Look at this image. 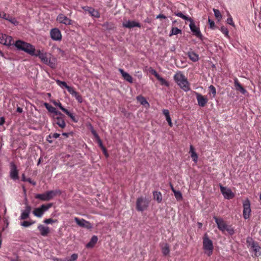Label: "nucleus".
<instances>
[{
    "label": "nucleus",
    "mask_w": 261,
    "mask_h": 261,
    "mask_svg": "<svg viewBox=\"0 0 261 261\" xmlns=\"http://www.w3.org/2000/svg\"><path fill=\"white\" fill-rule=\"evenodd\" d=\"M174 80L180 88L185 92L190 90V84L186 76L181 72H177L174 76Z\"/></svg>",
    "instance_id": "obj_1"
},
{
    "label": "nucleus",
    "mask_w": 261,
    "mask_h": 261,
    "mask_svg": "<svg viewBox=\"0 0 261 261\" xmlns=\"http://www.w3.org/2000/svg\"><path fill=\"white\" fill-rule=\"evenodd\" d=\"M14 44L18 50L24 51L32 56L36 51L33 45L20 40L16 41Z\"/></svg>",
    "instance_id": "obj_2"
},
{
    "label": "nucleus",
    "mask_w": 261,
    "mask_h": 261,
    "mask_svg": "<svg viewBox=\"0 0 261 261\" xmlns=\"http://www.w3.org/2000/svg\"><path fill=\"white\" fill-rule=\"evenodd\" d=\"M61 194V191L59 190L48 191L42 194H36L35 198L42 201H49L53 199L57 195Z\"/></svg>",
    "instance_id": "obj_3"
},
{
    "label": "nucleus",
    "mask_w": 261,
    "mask_h": 261,
    "mask_svg": "<svg viewBox=\"0 0 261 261\" xmlns=\"http://www.w3.org/2000/svg\"><path fill=\"white\" fill-rule=\"evenodd\" d=\"M203 249L208 256H210L212 254L214 249L213 242L209 239L206 233L203 238Z\"/></svg>",
    "instance_id": "obj_4"
},
{
    "label": "nucleus",
    "mask_w": 261,
    "mask_h": 261,
    "mask_svg": "<svg viewBox=\"0 0 261 261\" xmlns=\"http://www.w3.org/2000/svg\"><path fill=\"white\" fill-rule=\"evenodd\" d=\"M149 201L146 198L139 197L136 201V209L138 211L142 212L148 206Z\"/></svg>",
    "instance_id": "obj_5"
},
{
    "label": "nucleus",
    "mask_w": 261,
    "mask_h": 261,
    "mask_svg": "<svg viewBox=\"0 0 261 261\" xmlns=\"http://www.w3.org/2000/svg\"><path fill=\"white\" fill-rule=\"evenodd\" d=\"M243 215L245 219H247L250 217L251 213L250 202L249 199H247L243 202Z\"/></svg>",
    "instance_id": "obj_6"
},
{
    "label": "nucleus",
    "mask_w": 261,
    "mask_h": 261,
    "mask_svg": "<svg viewBox=\"0 0 261 261\" xmlns=\"http://www.w3.org/2000/svg\"><path fill=\"white\" fill-rule=\"evenodd\" d=\"M0 43L8 46L14 44L13 40L11 36L3 33H0Z\"/></svg>",
    "instance_id": "obj_7"
},
{
    "label": "nucleus",
    "mask_w": 261,
    "mask_h": 261,
    "mask_svg": "<svg viewBox=\"0 0 261 261\" xmlns=\"http://www.w3.org/2000/svg\"><path fill=\"white\" fill-rule=\"evenodd\" d=\"M247 242L249 244V245L254 252L255 256L258 257L261 256V247L258 245L257 242L254 241L249 242L248 239H247Z\"/></svg>",
    "instance_id": "obj_8"
},
{
    "label": "nucleus",
    "mask_w": 261,
    "mask_h": 261,
    "mask_svg": "<svg viewBox=\"0 0 261 261\" xmlns=\"http://www.w3.org/2000/svg\"><path fill=\"white\" fill-rule=\"evenodd\" d=\"M220 188L222 194L225 199H230L234 197V194L231 189L223 187L222 185H220Z\"/></svg>",
    "instance_id": "obj_9"
},
{
    "label": "nucleus",
    "mask_w": 261,
    "mask_h": 261,
    "mask_svg": "<svg viewBox=\"0 0 261 261\" xmlns=\"http://www.w3.org/2000/svg\"><path fill=\"white\" fill-rule=\"evenodd\" d=\"M10 176L12 179L16 180L18 179V170L17 166L14 162L10 163Z\"/></svg>",
    "instance_id": "obj_10"
},
{
    "label": "nucleus",
    "mask_w": 261,
    "mask_h": 261,
    "mask_svg": "<svg viewBox=\"0 0 261 261\" xmlns=\"http://www.w3.org/2000/svg\"><path fill=\"white\" fill-rule=\"evenodd\" d=\"M51 38L54 41H61L62 40V34L60 30L58 28L52 29L50 31Z\"/></svg>",
    "instance_id": "obj_11"
},
{
    "label": "nucleus",
    "mask_w": 261,
    "mask_h": 261,
    "mask_svg": "<svg viewBox=\"0 0 261 261\" xmlns=\"http://www.w3.org/2000/svg\"><path fill=\"white\" fill-rule=\"evenodd\" d=\"M57 21L60 23H63L66 25H71L73 23V21L68 18L63 14H59L57 17Z\"/></svg>",
    "instance_id": "obj_12"
},
{
    "label": "nucleus",
    "mask_w": 261,
    "mask_h": 261,
    "mask_svg": "<svg viewBox=\"0 0 261 261\" xmlns=\"http://www.w3.org/2000/svg\"><path fill=\"white\" fill-rule=\"evenodd\" d=\"M74 221L76 224L81 227L86 228L87 229H91L92 227L91 223L83 219H79L77 217L74 218Z\"/></svg>",
    "instance_id": "obj_13"
},
{
    "label": "nucleus",
    "mask_w": 261,
    "mask_h": 261,
    "mask_svg": "<svg viewBox=\"0 0 261 261\" xmlns=\"http://www.w3.org/2000/svg\"><path fill=\"white\" fill-rule=\"evenodd\" d=\"M214 219L216 223L218 228L221 231L224 232L227 229V225L222 218H218L217 217H214Z\"/></svg>",
    "instance_id": "obj_14"
},
{
    "label": "nucleus",
    "mask_w": 261,
    "mask_h": 261,
    "mask_svg": "<svg viewBox=\"0 0 261 261\" xmlns=\"http://www.w3.org/2000/svg\"><path fill=\"white\" fill-rule=\"evenodd\" d=\"M194 93L196 96L198 105L201 107H204L208 101L207 98L199 93L196 92H194Z\"/></svg>",
    "instance_id": "obj_15"
},
{
    "label": "nucleus",
    "mask_w": 261,
    "mask_h": 261,
    "mask_svg": "<svg viewBox=\"0 0 261 261\" xmlns=\"http://www.w3.org/2000/svg\"><path fill=\"white\" fill-rule=\"evenodd\" d=\"M190 24L189 25L190 29L192 33H193V35H194L195 36H196L197 38L201 39L202 38V34L199 30V29L197 28L194 23L193 22V20H192V21H190Z\"/></svg>",
    "instance_id": "obj_16"
},
{
    "label": "nucleus",
    "mask_w": 261,
    "mask_h": 261,
    "mask_svg": "<svg viewBox=\"0 0 261 261\" xmlns=\"http://www.w3.org/2000/svg\"><path fill=\"white\" fill-rule=\"evenodd\" d=\"M33 56L38 57L41 61L44 64L47 63L48 61L50 59L47 58L46 53H42L40 50H37Z\"/></svg>",
    "instance_id": "obj_17"
},
{
    "label": "nucleus",
    "mask_w": 261,
    "mask_h": 261,
    "mask_svg": "<svg viewBox=\"0 0 261 261\" xmlns=\"http://www.w3.org/2000/svg\"><path fill=\"white\" fill-rule=\"evenodd\" d=\"M65 117H56L53 116L54 123L57 124L59 127L64 128L66 126Z\"/></svg>",
    "instance_id": "obj_18"
},
{
    "label": "nucleus",
    "mask_w": 261,
    "mask_h": 261,
    "mask_svg": "<svg viewBox=\"0 0 261 261\" xmlns=\"http://www.w3.org/2000/svg\"><path fill=\"white\" fill-rule=\"evenodd\" d=\"M122 25L123 27L128 29L133 28L134 27H141V25L139 22H136L135 21L130 20H127L123 22L122 23Z\"/></svg>",
    "instance_id": "obj_19"
},
{
    "label": "nucleus",
    "mask_w": 261,
    "mask_h": 261,
    "mask_svg": "<svg viewBox=\"0 0 261 261\" xmlns=\"http://www.w3.org/2000/svg\"><path fill=\"white\" fill-rule=\"evenodd\" d=\"M31 211V207L30 205H27L25 210L22 211L20 216V220H25L29 218Z\"/></svg>",
    "instance_id": "obj_20"
},
{
    "label": "nucleus",
    "mask_w": 261,
    "mask_h": 261,
    "mask_svg": "<svg viewBox=\"0 0 261 261\" xmlns=\"http://www.w3.org/2000/svg\"><path fill=\"white\" fill-rule=\"evenodd\" d=\"M39 230L40 234L42 236H46L49 233V228L47 226H44L42 224H39L37 227Z\"/></svg>",
    "instance_id": "obj_21"
},
{
    "label": "nucleus",
    "mask_w": 261,
    "mask_h": 261,
    "mask_svg": "<svg viewBox=\"0 0 261 261\" xmlns=\"http://www.w3.org/2000/svg\"><path fill=\"white\" fill-rule=\"evenodd\" d=\"M234 84L235 89L237 91H240L243 94H245L247 92V91L242 87L237 78L234 80Z\"/></svg>",
    "instance_id": "obj_22"
},
{
    "label": "nucleus",
    "mask_w": 261,
    "mask_h": 261,
    "mask_svg": "<svg viewBox=\"0 0 261 261\" xmlns=\"http://www.w3.org/2000/svg\"><path fill=\"white\" fill-rule=\"evenodd\" d=\"M119 71L125 80L130 83H132L133 82L132 76H130L128 73L125 72L123 69L121 68L119 69Z\"/></svg>",
    "instance_id": "obj_23"
},
{
    "label": "nucleus",
    "mask_w": 261,
    "mask_h": 261,
    "mask_svg": "<svg viewBox=\"0 0 261 261\" xmlns=\"http://www.w3.org/2000/svg\"><path fill=\"white\" fill-rule=\"evenodd\" d=\"M97 241H98V238L97 236H92V237L91 238L89 242L86 244V247L87 248H93L94 246V245H95V244L97 243Z\"/></svg>",
    "instance_id": "obj_24"
},
{
    "label": "nucleus",
    "mask_w": 261,
    "mask_h": 261,
    "mask_svg": "<svg viewBox=\"0 0 261 261\" xmlns=\"http://www.w3.org/2000/svg\"><path fill=\"white\" fill-rule=\"evenodd\" d=\"M189 153L191 154V156L192 158L193 161L196 163L198 159V155L197 153L194 151V148L193 146L191 145L190 146V151Z\"/></svg>",
    "instance_id": "obj_25"
},
{
    "label": "nucleus",
    "mask_w": 261,
    "mask_h": 261,
    "mask_svg": "<svg viewBox=\"0 0 261 261\" xmlns=\"http://www.w3.org/2000/svg\"><path fill=\"white\" fill-rule=\"evenodd\" d=\"M188 56L190 59L193 62H197L199 60V56L194 51H189L188 53Z\"/></svg>",
    "instance_id": "obj_26"
},
{
    "label": "nucleus",
    "mask_w": 261,
    "mask_h": 261,
    "mask_svg": "<svg viewBox=\"0 0 261 261\" xmlns=\"http://www.w3.org/2000/svg\"><path fill=\"white\" fill-rule=\"evenodd\" d=\"M153 198L156 200L158 203H161L163 199L162 193L159 191H154L153 192Z\"/></svg>",
    "instance_id": "obj_27"
},
{
    "label": "nucleus",
    "mask_w": 261,
    "mask_h": 261,
    "mask_svg": "<svg viewBox=\"0 0 261 261\" xmlns=\"http://www.w3.org/2000/svg\"><path fill=\"white\" fill-rule=\"evenodd\" d=\"M87 9H85V10H87L89 12V13L91 14L92 16L96 17L99 18L100 15L98 13V12L97 10H95L94 9L90 7H88Z\"/></svg>",
    "instance_id": "obj_28"
},
{
    "label": "nucleus",
    "mask_w": 261,
    "mask_h": 261,
    "mask_svg": "<svg viewBox=\"0 0 261 261\" xmlns=\"http://www.w3.org/2000/svg\"><path fill=\"white\" fill-rule=\"evenodd\" d=\"M78 258V254L76 253H73L71 255L70 258H66L65 260H62L61 259L56 258L54 260H57L58 261H75L77 260Z\"/></svg>",
    "instance_id": "obj_29"
},
{
    "label": "nucleus",
    "mask_w": 261,
    "mask_h": 261,
    "mask_svg": "<svg viewBox=\"0 0 261 261\" xmlns=\"http://www.w3.org/2000/svg\"><path fill=\"white\" fill-rule=\"evenodd\" d=\"M174 14H175V16L179 17L182 18L183 19H184L185 20H187V21H192V18H191L184 15L181 12H177V13H175Z\"/></svg>",
    "instance_id": "obj_30"
},
{
    "label": "nucleus",
    "mask_w": 261,
    "mask_h": 261,
    "mask_svg": "<svg viewBox=\"0 0 261 261\" xmlns=\"http://www.w3.org/2000/svg\"><path fill=\"white\" fill-rule=\"evenodd\" d=\"M137 100L140 102V103L143 106H149V104L146 100V99L142 96H138L137 97Z\"/></svg>",
    "instance_id": "obj_31"
},
{
    "label": "nucleus",
    "mask_w": 261,
    "mask_h": 261,
    "mask_svg": "<svg viewBox=\"0 0 261 261\" xmlns=\"http://www.w3.org/2000/svg\"><path fill=\"white\" fill-rule=\"evenodd\" d=\"M33 214L37 217H41L43 215V212H42V211L41 210V209L39 207H38V208H35L34 211H33Z\"/></svg>",
    "instance_id": "obj_32"
},
{
    "label": "nucleus",
    "mask_w": 261,
    "mask_h": 261,
    "mask_svg": "<svg viewBox=\"0 0 261 261\" xmlns=\"http://www.w3.org/2000/svg\"><path fill=\"white\" fill-rule=\"evenodd\" d=\"M162 253L164 255H167L170 253L169 246L168 244H165L162 249Z\"/></svg>",
    "instance_id": "obj_33"
},
{
    "label": "nucleus",
    "mask_w": 261,
    "mask_h": 261,
    "mask_svg": "<svg viewBox=\"0 0 261 261\" xmlns=\"http://www.w3.org/2000/svg\"><path fill=\"white\" fill-rule=\"evenodd\" d=\"M60 136V135L59 134L56 133H54V134H50L48 136L46 140L48 141V142H49V143H51L53 142V140H49V138L57 139V138H59Z\"/></svg>",
    "instance_id": "obj_34"
},
{
    "label": "nucleus",
    "mask_w": 261,
    "mask_h": 261,
    "mask_svg": "<svg viewBox=\"0 0 261 261\" xmlns=\"http://www.w3.org/2000/svg\"><path fill=\"white\" fill-rule=\"evenodd\" d=\"M45 64L48 65L51 68H55L56 67V59L55 58L52 60L49 59Z\"/></svg>",
    "instance_id": "obj_35"
},
{
    "label": "nucleus",
    "mask_w": 261,
    "mask_h": 261,
    "mask_svg": "<svg viewBox=\"0 0 261 261\" xmlns=\"http://www.w3.org/2000/svg\"><path fill=\"white\" fill-rule=\"evenodd\" d=\"M213 11L214 12L215 17L218 19V21L221 20L222 18V16L220 11L218 9L214 8Z\"/></svg>",
    "instance_id": "obj_36"
},
{
    "label": "nucleus",
    "mask_w": 261,
    "mask_h": 261,
    "mask_svg": "<svg viewBox=\"0 0 261 261\" xmlns=\"http://www.w3.org/2000/svg\"><path fill=\"white\" fill-rule=\"evenodd\" d=\"M181 33V30L178 29L176 27H173L172 28L170 34V36L172 35H177L178 34Z\"/></svg>",
    "instance_id": "obj_37"
},
{
    "label": "nucleus",
    "mask_w": 261,
    "mask_h": 261,
    "mask_svg": "<svg viewBox=\"0 0 261 261\" xmlns=\"http://www.w3.org/2000/svg\"><path fill=\"white\" fill-rule=\"evenodd\" d=\"M6 20L10 22L11 23L14 24L15 25H17L18 24V21L16 19V18L10 15H9V16H7Z\"/></svg>",
    "instance_id": "obj_38"
},
{
    "label": "nucleus",
    "mask_w": 261,
    "mask_h": 261,
    "mask_svg": "<svg viewBox=\"0 0 261 261\" xmlns=\"http://www.w3.org/2000/svg\"><path fill=\"white\" fill-rule=\"evenodd\" d=\"M160 82L161 85H164L166 87L169 86V83L168 81H167L165 79L161 77L160 75L158 77L156 78Z\"/></svg>",
    "instance_id": "obj_39"
},
{
    "label": "nucleus",
    "mask_w": 261,
    "mask_h": 261,
    "mask_svg": "<svg viewBox=\"0 0 261 261\" xmlns=\"http://www.w3.org/2000/svg\"><path fill=\"white\" fill-rule=\"evenodd\" d=\"M44 106L45 107V108L48 111V112L53 113L55 112V110H56V108L51 106L50 105L48 104L47 102H45L44 103Z\"/></svg>",
    "instance_id": "obj_40"
},
{
    "label": "nucleus",
    "mask_w": 261,
    "mask_h": 261,
    "mask_svg": "<svg viewBox=\"0 0 261 261\" xmlns=\"http://www.w3.org/2000/svg\"><path fill=\"white\" fill-rule=\"evenodd\" d=\"M52 206V203H48L47 204H42L40 208L41 209L42 212L44 213L47 211L49 208Z\"/></svg>",
    "instance_id": "obj_41"
},
{
    "label": "nucleus",
    "mask_w": 261,
    "mask_h": 261,
    "mask_svg": "<svg viewBox=\"0 0 261 261\" xmlns=\"http://www.w3.org/2000/svg\"><path fill=\"white\" fill-rule=\"evenodd\" d=\"M98 145L99 146V147H100V148L102 149V150L103 151V152H105V155H108V154L106 153V148L103 146L102 145V141L101 140V139L100 138H98V139L96 140Z\"/></svg>",
    "instance_id": "obj_42"
},
{
    "label": "nucleus",
    "mask_w": 261,
    "mask_h": 261,
    "mask_svg": "<svg viewBox=\"0 0 261 261\" xmlns=\"http://www.w3.org/2000/svg\"><path fill=\"white\" fill-rule=\"evenodd\" d=\"M35 223L34 221L30 222L27 221H24L21 223L20 225L24 227H28L32 225Z\"/></svg>",
    "instance_id": "obj_43"
},
{
    "label": "nucleus",
    "mask_w": 261,
    "mask_h": 261,
    "mask_svg": "<svg viewBox=\"0 0 261 261\" xmlns=\"http://www.w3.org/2000/svg\"><path fill=\"white\" fill-rule=\"evenodd\" d=\"M174 196L177 199V200H181L182 199V196L181 192L179 191H176V192H174Z\"/></svg>",
    "instance_id": "obj_44"
},
{
    "label": "nucleus",
    "mask_w": 261,
    "mask_h": 261,
    "mask_svg": "<svg viewBox=\"0 0 261 261\" xmlns=\"http://www.w3.org/2000/svg\"><path fill=\"white\" fill-rule=\"evenodd\" d=\"M220 30H221V32L223 34H224L225 36L226 37H229V35H228V29L226 28H225L224 26H222V27H221Z\"/></svg>",
    "instance_id": "obj_45"
},
{
    "label": "nucleus",
    "mask_w": 261,
    "mask_h": 261,
    "mask_svg": "<svg viewBox=\"0 0 261 261\" xmlns=\"http://www.w3.org/2000/svg\"><path fill=\"white\" fill-rule=\"evenodd\" d=\"M56 82H57V84L61 87H65V88H66L67 86H68L67 84H66V83L65 82L61 81L59 80H57L56 81Z\"/></svg>",
    "instance_id": "obj_46"
},
{
    "label": "nucleus",
    "mask_w": 261,
    "mask_h": 261,
    "mask_svg": "<svg viewBox=\"0 0 261 261\" xmlns=\"http://www.w3.org/2000/svg\"><path fill=\"white\" fill-rule=\"evenodd\" d=\"M53 103L54 104V105H55L56 106H58L59 107V108L62 110L63 112L66 109L65 108H64L62 105V103L59 101H53Z\"/></svg>",
    "instance_id": "obj_47"
},
{
    "label": "nucleus",
    "mask_w": 261,
    "mask_h": 261,
    "mask_svg": "<svg viewBox=\"0 0 261 261\" xmlns=\"http://www.w3.org/2000/svg\"><path fill=\"white\" fill-rule=\"evenodd\" d=\"M66 89L67 91L73 96H74V95H75L77 92L74 90V88L72 87L68 86H67Z\"/></svg>",
    "instance_id": "obj_48"
},
{
    "label": "nucleus",
    "mask_w": 261,
    "mask_h": 261,
    "mask_svg": "<svg viewBox=\"0 0 261 261\" xmlns=\"http://www.w3.org/2000/svg\"><path fill=\"white\" fill-rule=\"evenodd\" d=\"M208 88L210 92L213 94V97H214L216 94V90L215 87L213 85H211Z\"/></svg>",
    "instance_id": "obj_49"
},
{
    "label": "nucleus",
    "mask_w": 261,
    "mask_h": 261,
    "mask_svg": "<svg viewBox=\"0 0 261 261\" xmlns=\"http://www.w3.org/2000/svg\"><path fill=\"white\" fill-rule=\"evenodd\" d=\"M57 220H54V219H45L43 221V222L46 224H51L53 223H56V222H57Z\"/></svg>",
    "instance_id": "obj_50"
},
{
    "label": "nucleus",
    "mask_w": 261,
    "mask_h": 261,
    "mask_svg": "<svg viewBox=\"0 0 261 261\" xmlns=\"http://www.w3.org/2000/svg\"><path fill=\"white\" fill-rule=\"evenodd\" d=\"M74 96L75 97L76 99L78 101V102H79L80 103H81L82 102V97L78 92H76V93L75 95H74Z\"/></svg>",
    "instance_id": "obj_51"
},
{
    "label": "nucleus",
    "mask_w": 261,
    "mask_h": 261,
    "mask_svg": "<svg viewBox=\"0 0 261 261\" xmlns=\"http://www.w3.org/2000/svg\"><path fill=\"white\" fill-rule=\"evenodd\" d=\"M53 114L54 116H55L56 117H65L63 114L57 111L56 109L55 110V112L53 113Z\"/></svg>",
    "instance_id": "obj_52"
},
{
    "label": "nucleus",
    "mask_w": 261,
    "mask_h": 261,
    "mask_svg": "<svg viewBox=\"0 0 261 261\" xmlns=\"http://www.w3.org/2000/svg\"><path fill=\"white\" fill-rule=\"evenodd\" d=\"M227 23L232 26H234V24L233 22L232 18L231 16H230L227 19Z\"/></svg>",
    "instance_id": "obj_53"
},
{
    "label": "nucleus",
    "mask_w": 261,
    "mask_h": 261,
    "mask_svg": "<svg viewBox=\"0 0 261 261\" xmlns=\"http://www.w3.org/2000/svg\"><path fill=\"white\" fill-rule=\"evenodd\" d=\"M225 231H227L230 235H232L234 233L233 229L231 227H228V226Z\"/></svg>",
    "instance_id": "obj_54"
},
{
    "label": "nucleus",
    "mask_w": 261,
    "mask_h": 261,
    "mask_svg": "<svg viewBox=\"0 0 261 261\" xmlns=\"http://www.w3.org/2000/svg\"><path fill=\"white\" fill-rule=\"evenodd\" d=\"M208 23H209L210 28L214 29V28L215 27L214 21L210 18H208Z\"/></svg>",
    "instance_id": "obj_55"
},
{
    "label": "nucleus",
    "mask_w": 261,
    "mask_h": 261,
    "mask_svg": "<svg viewBox=\"0 0 261 261\" xmlns=\"http://www.w3.org/2000/svg\"><path fill=\"white\" fill-rule=\"evenodd\" d=\"M163 113L165 116L166 118L170 117L169 112L168 110H164L163 111Z\"/></svg>",
    "instance_id": "obj_56"
},
{
    "label": "nucleus",
    "mask_w": 261,
    "mask_h": 261,
    "mask_svg": "<svg viewBox=\"0 0 261 261\" xmlns=\"http://www.w3.org/2000/svg\"><path fill=\"white\" fill-rule=\"evenodd\" d=\"M91 133L96 140L98 139V138H100L97 133L93 129H92Z\"/></svg>",
    "instance_id": "obj_57"
},
{
    "label": "nucleus",
    "mask_w": 261,
    "mask_h": 261,
    "mask_svg": "<svg viewBox=\"0 0 261 261\" xmlns=\"http://www.w3.org/2000/svg\"><path fill=\"white\" fill-rule=\"evenodd\" d=\"M150 71L156 78L158 77L160 75L154 69H151Z\"/></svg>",
    "instance_id": "obj_58"
},
{
    "label": "nucleus",
    "mask_w": 261,
    "mask_h": 261,
    "mask_svg": "<svg viewBox=\"0 0 261 261\" xmlns=\"http://www.w3.org/2000/svg\"><path fill=\"white\" fill-rule=\"evenodd\" d=\"M64 113H65L70 118H72V116H73L74 115L71 113L70 112H69L67 109H66L64 111Z\"/></svg>",
    "instance_id": "obj_59"
},
{
    "label": "nucleus",
    "mask_w": 261,
    "mask_h": 261,
    "mask_svg": "<svg viewBox=\"0 0 261 261\" xmlns=\"http://www.w3.org/2000/svg\"><path fill=\"white\" fill-rule=\"evenodd\" d=\"M9 15L7 14L6 13L3 12L2 13H0V17L3 18L4 19L6 20L7 16H9Z\"/></svg>",
    "instance_id": "obj_60"
},
{
    "label": "nucleus",
    "mask_w": 261,
    "mask_h": 261,
    "mask_svg": "<svg viewBox=\"0 0 261 261\" xmlns=\"http://www.w3.org/2000/svg\"><path fill=\"white\" fill-rule=\"evenodd\" d=\"M166 120L168 122V124L170 126V127H172L173 126V124H172V121H171V118L170 117H168V118H166Z\"/></svg>",
    "instance_id": "obj_61"
},
{
    "label": "nucleus",
    "mask_w": 261,
    "mask_h": 261,
    "mask_svg": "<svg viewBox=\"0 0 261 261\" xmlns=\"http://www.w3.org/2000/svg\"><path fill=\"white\" fill-rule=\"evenodd\" d=\"M156 18H157V19H158V18L165 19V18H166V16H165L164 15H163L162 14H160L159 15L156 16Z\"/></svg>",
    "instance_id": "obj_62"
},
{
    "label": "nucleus",
    "mask_w": 261,
    "mask_h": 261,
    "mask_svg": "<svg viewBox=\"0 0 261 261\" xmlns=\"http://www.w3.org/2000/svg\"><path fill=\"white\" fill-rule=\"evenodd\" d=\"M72 134L73 133L72 132H71V133H62V135L65 136L66 138H68V137H69L70 135H72Z\"/></svg>",
    "instance_id": "obj_63"
},
{
    "label": "nucleus",
    "mask_w": 261,
    "mask_h": 261,
    "mask_svg": "<svg viewBox=\"0 0 261 261\" xmlns=\"http://www.w3.org/2000/svg\"><path fill=\"white\" fill-rule=\"evenodd\" d=\"M5 118L4 117H2L0 118V125H2L4 124V123H5Z\"/></svg>",
    "instance_id": "obj_64"
}]
</instances>
